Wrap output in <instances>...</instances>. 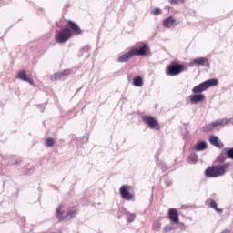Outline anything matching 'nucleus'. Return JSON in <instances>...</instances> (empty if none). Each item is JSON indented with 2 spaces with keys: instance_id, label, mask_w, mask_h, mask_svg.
<instances>
[{
  "instance_id": "5",
  "label": "nucleus",
  "mask_w": 233,
  "mask_h": 233,
  "mask_svg": "<svg viewBox=\"0 0 233 233\" xmlns=\"http://www.w3.org/2000/svg\"><path fill=\"white\" fill-rule=\"evenodd\" d=\"M230 120L229 119H221V120H216L212 124L207 125L203 127V131L205 132H210L212 131L216 127L218 126H225L227 125Z\"/></svg>"
},
{
  "instance_id": "2",
  "label": "nucleus",
  "mask_w": 233,
  "mask_h": 233,
  "mask_svg": "<svg viewBox=\"0 0 233 233\" xmlns=\"http://www.w3.org/2000/svg\"><path fill=\"white\" fill-rule=\"evenodd\" d=\"M214 86H218V79H209L193 87L192 92L193 94H199Z\"/></svg>"
},
{
  "instance_id": "25",
  "label": "nucleus",
  "mask_w": 233,
  "mask_h": 233,
  "mask_svg": "<svg viewBox=\"0 0 233 233\" xmlns=\"http://www.w3.org/2000/svg\"><path fill=\"white\" fill-rule=\"evenodd\" d=\"M226 156L233 159V148H230L229 150L226 151Z\"/></svg>"
},
{
  "instance_id": "3",
  "label": "nucleus",
  "mask_w": 233,
  "mask_h": 233,
  "mask_svg": "<svg viewBox=\"0 0 233 233\" xmlns=\"http://www.w3.org/2000/svg\"><path fill=\"white\" fill-rule=\"evenodd\" d=\"M72 37V31L69 28H63L57 35L56 41L59 44L66 43Z\"/></svg>"
},
{
  "instance_id": "29",
  "label": "nucleus",
  "mask_w": 233,
  "mask_h": 233,
  "mask_svg": "<svg viewBox=\"0 0 233 233\" xmlns=\"http://www.w3.org/2000/svg\"><path fill=\"white\" fill-rule=\"evenodd\" d=\"M179 3V0H170V4L172 5H177Z\"/></svg>"
},
{
  "instance_id": "26",
  "label": "nucleus",
  "mask_w": 233,
  "mask_h": 233,
  "mask_svg": "<svg viewBox=\"0 0 233 233\" xmlns=\"http://www.w3.org/2000/svg\"><path fill=\"white\" fill-rule=\"evenodd\" d=\"M134 219H135V214H127V221L129 223L134 222Z\"/></svg>"
},
{
  "instance_id": "10",
  "label": "nucleus",
  "mask_w": 233,
  "mask_h": 233,
  "mask_svg": "<svg viewBox=\"0 0 233 233\" xmlns=\"http://www.w3.org/2000/svg\"><path fill=\"white\" fill-rule=\"evenodd\" d=\"M175 23H177V20H175L174 17L170 16L163 21V26H165L166 28H172L176 25Z\"/></svg>"
},
{
  "instance_id": "20",
  "label": "nucleus",
  "mask_w": 233,
  "mask_h": 233,
  "mask_svg": "<svg viewBox=\"0 0 233 233\" xmlns=\"http://www.w3.org/2000/svg\"><path fill=\"white\" fill-rule=\"evenodd\" d=\"M75 216H76V211L75 209H70L67 215H66L65 219L66 221H69L74 218Z\"/></svg>"
},
{
  "instance_id": "18",
  "label": "nucleus",
  "mask_w": 233,
  "mask_h": 233,
  "mask_svg": "<svg viewBox=\"0 0 233 233\" xmlns=\"http://www.w3.org/2000/svg\"><path fill=\"white\" fill-rule=\"evenodd\" d=\"M133 86L136 87H141L143 86V80L140 76H136L135 79H133Z\"/></svg>"
},
{
  "instance_id": "17",
  "label": "nucleus",
  "mask_w": 233,
  "mask_h": 233,
  "mask_svg": "<svg viewBox=\"0 0 233 233\" xmlns=\"http://www.w3.org/2000/svg\"><path fill=\"white\" fill-rule=\"evenodd\" d=\"M207 149V143L200 141L199 143H196L195 150L196 151H203Z\"/></svg>"
},
{
  "instance_id": "27",
  "label": "nucleus",
  "mask_w": 233,
  "mask_h": 233,
  "mask_svg": "<svg viewBox=\"0 0 233 233\" xmlns=\"http://www.w3.org/2000/svg\"><path fill=\"white\" fill-rule=\"evenodd\" d=\"M174 230V228L173 227H170V226H166L165 228L163 229V232L164 233H168L170 231Z\"/></svg>"
},
{
  "instance_id": "11",
  "label": "nucleus",
  "mask_w": 233,
  "mask_h": 233,
  "mask_svg": "<svg viewBox=\"0 0 233 233\" xmlns=\"http://www.w3.org/2000/svg\"><path fill=\"white\" fill-rule=\"evenodd\" d=\"M203 100H205V95L203 94L190 96V103L192 104H198L202 102Z\"/></svg>"
},
{
  "instance_id": "30",
  "label": "nucleus",
  "mask_w": 233,
  "mask_h": 233,
  "mask_svg": "<svg viewBox=\"0 0 233 233\" xmlns=\"http://www.w3.org/2000/svg\"><path fill=\"white\" fill-rule=\"evenodd\" d=\"M206 65H207L208 66H209V63H206Z\"/></svg>"
},
{
  "instance_id": "12",
  "label": "nucleus",
  "mask_w": 233,
  "mask_h": 233,
  "mask_svg": "<svg viewBox=\"0 0 233 233\" xmlns=\"http://www.w3.org/2000/svg\"><path fill=\"white\" fill-rule=\"evenodd\" d=\"M209 142L212 144L213 147H217L218 148L221 149L223 147V143L219 141V138L216 136H210Z\"/></svg>"
},
{
  "instance_id": "1",
  "label": "nucleus",
  "mask_w": 233,
  "mask_h": 233,
  "mask_svg": "<svg viewBox=\"0 0 233 233\" xmlns=\"http://www.w3.org/2000/svg\"><path fill=\"white\" fill-rule=\"evenodd\" d=\"M228 165L224 164L222 166L210 167L205 171V175L208 177H218L225 174Z\"/></svg>"
},
{
  "instance_id": "6",
  "label": "nucleus",
  "mask_w": 233,
  "mask_h": 233,
  "mask_svg": "<svg viewBox=\"0 0 233 233\" xmlns=\"http://www.w3.org/2000/svg\"><path fill=\"white\" fill-rule=\"evenodd\" d=\"M143 121L146 123V125L149 126L150 129H160L159 123L150 116H146L145 117H143Z\"/></svg>"
},
{
  "instance_id": "24",
  "label": "nucleus",
  "mask_w": 233,
  "mask_h": 233,
  "mask_svg": "<svg viewBox=\"0 0 233 233\" xmlns=\"http://www.w3.org/2000/svg\"><path fill=\"white\" fill-rule=\"evenodd\" d=\"M162 13V10H160L159 8H155V9H153L152 11H151V14L153 15H159V14H161Z\"/></svg>"
},
{
  "instance_id": "31",
  "label": "nucleus",
  "mask_w": 233,
  "mask_h": 233,
  "mask_svg": "<svg viewBox=\"0 0 233 233\" xmlns=\"http://www.w3.org/2000/svg\"><path fill=\"white\" fill-rule=\"evenodd\" d=\"M222 233H225V232H222Z\"/></svg>"
},
{
  "instance_id": "9",
  "label": "nucleus",
  "mask_w": 233,
  "mask_h": 233,
  "mask_svg": "<svg viewBox=\"0 0 233 233\" xmlns=\"http://www.w3.org/2000/svg\"><path fill=\"white\" fill-rule=\"evenodd\" d=\"M169 219L175 224L179 223V217L177 216V209L175 208L169 209Z\"/></svg>"
},
{
  "instance_id": "14",
  "label": "nucleus",
  "mask_w": 233,
  "mask_h": 233,
  "mask_svg": "<svg viewBox=\"0 0 233 233\" xmlns=\"http://www.w3.org/2000/svg\"><path fill=\"white\" fill-rule=\"evenodd\" d=\"M68 24L70 30H72L73 33H75L76 35L82 34V30H80L79 26L75 22L69 21Z\"/></svg>"
},
{
  "instance_id": "28",
  "label": "nucleus",
  "mask_w": 233,
  "mask_h": 233,
  "mask_svg": "<svg viewBox=\"0 0 233 233\" xmlns=\"http://www.w3.org/2000/svg\"><path fill=\"white\" fill-rule=\"evenodd\" d=\"M61 210V208H57V209L56 210V214H57V217H59V218H62V213L60 212Z\"/></svg>"
},
{
  "instance_id": "13",
  "label": "nucleus",
  "mask_w": 233,
  "mask_h": 233,
  "mask_svg": "<svg viewBox=\"0 0 233 233\" xmlns=\"http://www.w3.org/2000/svg\"><path fill=\"white\" fill-rule=\"evenodd\" d=\"M137 55H133L129 52H127L125 55L120 56L119 58H117V62L119 63H126L129 61L130 58L136 56Z\"/></svg>"
},
{
  "instance_id": "21",
  "label": "nucleus",
  "mask_w": 233,
  "mask_h": 233,
  "mask_svg": "<svg viewBox=\"0 0 233 233\" xmlns=\"http://www.w3.org/2000/svg\"><path fill=\"white\" fill-rule=\"evenodd\" d=\"M210 208H212L213 209H215L216 212H218V213H222V209L218 208V207H217V202H215L214 200H212V201L210 202Z\"/></svg>"
},
{
  "instance_id": "22",
  "label": "nucleus",
  "mask_w": 233,
  "mask_h": 233,
  "mask_svg": "<svg viewBox=\"0 0 233 233\" xmlns=\"http://www.w3.org/2000/svg\"><path fill=\"white\" fill-rule=\"evenodd\" d=\"M189 161H190V163H192V164H196L197 161H198V157H197V155H195V154L190 155V156H189Z\"/></svg>"
},
{
  "instance_id": "8",
  "label": "nucleus",
  "mask_w": 233,
  "mask_h": 233,
  "mask_svg": "<svg viewBox=\"0 0 233 233\" xmlns=\"http://www.w3.org/2000/svg\"><path fill=\"white\" fill-rule=\"evenodd\" d=\"M17 78L22 81L28 82L30 86H34V80L27 77L26 71H19L17 74Z\"/></svg>"
},
{
  "instance_id": "4",
  "label": "nucleus",
  "mask_w": 233,
  "mask_h": 233,
  "mask_svg": "<svg viewBox=\"0 0 233 233\" xmlns=\"http://www.w3.org/2000/svg\"><path fill=\"white\" fill-rule=\"evenodd\" d=\"M183 70H185L183 65H179V64L170 65L169 67L166 69V74L169 76H177L180 73H182Z\"/></svg>"
},
{
  "instance_id": "15",
  "label": "nucleus",
  "mask_w": 233,
  "mask_h": 233,
  "mask_svg": "<svg viewBox=\"0 0 233 233\" xmlns=\"http://www.w3.org/2000/svg\"><path fill=\"white\" fill-rule=\"evenodd\" d=\"M120 195L126 200H130L132 198V195L127 190V187L123 186L120 187Z\"/></svg>"
},
{
  "instance_id": "23",
  "label": "nucleus",
  "mask_w": 233,
  "mask_h": 233,
  "mask_svg": "<svg viewBox=\"0 0 233 233\" xmlns=\"http://www.w3.org/2000/svg\"><path fill=\"white\" fill-rule=\"evenodd\" d=\"M46 147H54V139L47 138V140H46Z\"/></svg>"
},
{
  "instance_id": "19",
  "label": "nucleus",
  "mask_w": 233,
  "mask_h": 233,
  "mask_svg": "<svg viewBox=\"0 0 233 233\" xmlns=\"http://www.w3.org/2000/svg\"><path fill=\"white\" fill-rule=\"evenodd\" d=\"M208 62L207 58L205 57H200V58H195L193 59V64L195 65H199V66H203Z\"/></svg>"
},
{
  "instance_id": "16",
  "label": "nucleus",
  "mask_w": 233,
  "mask_h": 233,
  "mask_svg": "<svg viewBox=\"0 0 233 233\" xmlns=\"http://www.w3.org/2000/svg\"><path fill=\"white\" fill-rule=\"evenodd\" d=\"M69 75V70L66 69L61 73H56L55 75H53L52 76V81H57L59 80L60 78H62V76H67Z\"/></svg>"
},
{
  "instance_id": "7",
  "label": "nucleus",
  "mask_w": 233,
  "mask_h": 233,
  "mask_svg": "<svg viewBox=\"0 0 233 233\" xmlns=\"http://www.w3.org/2000/svg\"><path fill=\"white\" fill-rule=\"evenodd\" d=\"M147 44H143L142 46L139 47V49L135 48V49L130 50L127 53H130V54L136 55V56H145V55H147Z\"/></svg>"
}]
</instances>
